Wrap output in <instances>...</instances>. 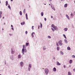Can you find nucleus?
<instances>
[{
	"mask_svg": "<svg viewBox=\"0 0 75 75\" xmlns=\"http://www.w3.org/2000/svg\"><path fill=\"white\" fill-rule=\"evenodd\" d=\"M25 48V45H23V48L22 49V53H23V54H24V51L25 50L24 48Z\"/></svg>",
	"mask_w": 75,
	"mask_h": 75,
	"instance_id": "f257e3e1",
	"label": "nucleus"
},
{
	"mask_svg": "<svg viewBox=\"0 0 75 75\" xmlns=\"http://www.w3.org/2000/svg\"><path fill=\"white\" fill-rule=\"evenodd\" d=\"M45 73L46 74H48V72H49L48 71V69H45Z\"/></svg>",
	"mask_w": 75,
	"mask_h": 75,
	"instance_id": "f03ea898",
	"label": "nucleus"
},
{
	"mask_svg": "<svg viewBox=\"0 0 75 75\" xmlns=\"http://www.w3.org/2000/svg\"><path fill=\"white\" fill-rule=\"evenodd\" d=\"M58 44L59 45H62V40H59L58 42Z\"/></svg>",
	"mask_w": 75,
	"mask_h": 75,
	"instance_id": "7ed1b4c3",
	"label": "nucleus"
},
{
	"mask_svg": "<svg viewBox=\"0 0 75 75\" xmlns=\"http://www.w3.org/2000/svg\"><path fill=\"white\" fill-rule=\"evenodd\" d=\"M52 27H53V28H54L55 30H57V27L55 26V25H54L53 24L52 25Z\"/></svg>",
	"mask_w": 75,
	"mask_h": 75,
	"instance_id": "20e7f679",
	"label": "nucleus"
},
{
	"mask_svg": "<svg viewBox=\"0 0 75 75\" xmlns=\"http://www.w3.org/2000/svg\"><path fill=\"white\" fill-rule=\"evenodd\" d=\"M31 67V64H29V67H28V71H30V68Z\"/></svg>",
	"mask_w": 75,
	"mask_h": 75,
	"instance_id": "39448f33",
	"label": "nucleus"
},
{
	"mask_svg": "<svg viewBox=\"0 0 75 75\" xmlns=\"http://www.w3.org/2000/svg\"><path fill=\"white\" fill-rule=\"evenodd\" d=\"M1 14H2V12L1 11H0V18H1Z\"/></svg>",
	"mask_w": 75,
	"mask_h": 75,
	"instance_id": "423d86ee",
	"label": "nucleus"
},
{
	"mask_svg": "<svg viewBox=\"0 0 75 75\" xmlns=\"http://www.w3.org/2000/svg\"><path fill=\"white\" fill-rule=\"evenodd\" d=\"M25 16H26V20H28V15H27V14L26 13L25 14Z\"/></svg>",
	"mask_w": 75,
	"mask_h": 75,
	"instance_id": "0eeeda50",
	"label": "nucleus"
},
{
	"mask_svg": "<svg viewBox=\"0 0 75 75\" xmlns=\"http://www.w3.org/2000/svg\"><path fill=\"white\" fill-rule=\"evenodd\" d=\"M57 65H61V64L59 63V62H57Z\"/></svg>",
	"mask_w": 75,
	"mask_h": 75,
	"instance_id": "6e6552de",
	"label": "nucleus"
},
{
	"mask_svg": "<svg viewBox=\"0 0 75 75\" xmlns=\"http://www.w3.org/2000/svg\"><path fill=\"white\" fill-rule=\"evenodd\" d=\"M21 66V67H23V62H21L20 63Z\"/></svg>",
	"mask_w": 75,
	"mask_h": 75,
	"instance_id": "1a4fd4ad",
	"label": "nucleus"
},
{
	"mask_svg": "<svg viewBox=\"0 0 75 75\" xmlns=\"http://www.w3.org/2000/svg\"><path fill=\"white\" fill-rule=\"evenodd\" d=\"M67 6H68V4H64V7H67Z\"/></svg>",
	"mask_w": 75,
	"mask_h": 75,
	"instance_id": "9d476101",
	"label": "nucleus"
},
{
	"mask_svg": "<svg viewBox=\"0 0 75 75\" xmlns=\"http://www.w3.org/2000/svg\"><path fill=\"white\" fill-rule=\"evenodd\" d=\"M72 62V61L71 59L70 60V61H69V63L70 64H71Z\"/></svg>",
	"mask_w": 75,
	"mask_h": 75,
	"instance_id": "9b49d317",
	"label": "nucleus"
},
{
	"mask_svg": "<svg viewBox=\"0 0 75 75\" xmlns=\"http://www.w3.org/2000/svg\"><path fill=\"white\" fill-rule=\"evenodd\" d=\"M64 30L65 31H67L68 30V28H65L64 29Z\"/></svg>",
	"mask_w": 75,
	"mask_h": 75,
	"instance_id": "f8f14e48",
	"label": "nucleus"
},
{
	"mask_svg": "<svg viewBox=\"0 0 75 75\" xmlns=\"http://www.w3.org/2000/svg\"><path fill=\"white\" fill-rule=\"evenodd\" d=\"M21 24L22 25H24V24H25V22H23L22 23H21Z\"/></svg>",
	"mask_w": 75,
	"mask_h": 75,
	"instance_id": "ddd939ff",
	"label": "nucleus"
},
{
	"mask_svg": "<svg viewBox=\"0 0 75 75\" xmlns=\"http://www.w3.org/2000/svg\"><path fill=\"white\" fill-rule=\"evenodd\" d=\"M68 75H72V74H71V73L70 72V71H69L68 72Z\"/></svg>",
	"mask_w": 75,
	"mask_h": 75,
	"instance_id": "4468645a",
	"label": "nucleus"
},
{
	"mask_svg": "<svg viewBox=\"0 0 75 75\" xmlns=\"http://www.w3.org/2000/svg\"><path fill=\"white\" fill-rule=\"evenodd\" d=\"M64 42L65 43H66V44H67V43L68 42V41H67V40H64Z\"/></svg>",
	"mask_w": 75,
	"mask_h": 75,
	"instance_id": "2eb2a0df",
	"label": "nucleus"
},
{
	"mask_svg": "<svg viewBox=\"0 0 75 75\" xmlns=\"http://www.w3.org/2000/svg\"><path fill=\"white\" fill-rule=\"evenodd\" d=\"M6 6H7L8 5V1H6Z\"/></svg>",
	"mask_w": 75,
	"mask_h": 75,
	"instance_id": "dca6fc26",
	"label": "nucleus"
},
{
	"mask_svg": "<svg viewBox=\"0 0 75 75\" xmlns=\"http://www.w3.org/2000/svg\"><path fill=\"white\" fill-rule=\"evenodd\" d=\"M21 54H19L18 55V58L20 59L21 58Z\"/></svg>",
	"mask_w": 75,
	"mask_h": 75,
	"instance_id": "f3484780",
	"label": "nucleus"
},
{
	"mask_svg": "<svg viewBox=\"0 0 75 75\" xmlns=\"http://www.w3.org/2000/svg\"><path fill=\"white\" fill-rule=\"evenodd\" d=\"M67 49L68 50H70L71 48H70V47H67Z\"/></svg>",
	"mask_w": 75,
	"mask_h": 75,
	"instance_id": "a211bd4d",
	"label": "nucleus"
},
{
	"mask_svg": "<svg viewBox=\"0 0 75 75\" xmlns=\"http://www.w3.org/2000/svg\"><path fill=\"white\" fill-rule=\"evenodd\" d=\"M57 50L58 51H59V46L58 47L57 46Z\"/></svg>",
	"mask_w": 75,
	"mask_h": 75,
	"instance_id": "6ab92c4d",
	"label": "nucleus"
},
{
	"mask_svg": "<svg viewBox=\"0 0 75 75\" xmlns=\"http://www.w3.org/2000/svg\"><path fill=\"white\" fill-rule=\"evenodd\" d=\"M41 16H44V13H43V12H42L41 13Z\"/></svg>",
	"mask_w": 75,
	"mask_h": 75,
	"instance_id": "aec40b11",
	"label": "nucleus"
},
{
	"mask_svg": "<svg viewBox=\"0 0 75 75\" xmlns=\"http://www.w3.org/2000/svg\"><path fill=\"white\" fill-rule=\"evenodd\" d=\"M28 44H29V42L26 43V46H28Z\"/></svg>",
	"mask_w": 75,
	"mask_h": 75,
	"instance_id": "412c9836",
	"label": "nucleus"
},
{
	"mask_svg": "<svg viewBox=\"0 0 75 75\" xmlns=\"http://www.w3.org/2000/svg\"><path fill=\"white\" fill-rule=\"evenodd\" d=\"M57 70V69H56V68H55V67L53 69V71H55L56 70Z\"/></svg>",
	"mask_w": 75,
	"mask_h": 75,
	"instance_id": "4be33fe9",
	"label": "nucleus"
},
{
	"mask_svg": "<svg viewBox=\"0 0 75 75\" xmlns=\"http://www.w3.org/2000/svg\"><path fill=\"white\" fill-rule=\"evenodd\" d=\"M63 36L65 38V39H67V37H66V36L65 34H63Z\"/></svg>",
	"mask_w": 75,
	"mask_h": 75,
	"instance_id": "5701e85b",
	"label": "nucleus"
},
{
	"mask_svg": "<svg viewBox=\"0 0 75 75\" xmlns=\"http://www.w3.org/2000/svg\"><path fill=\"white\" fill-rule=\"evenodd\" d=\"M66 16L67 17V18H68V19H69V16H68V15H66Z\"/></svg>",
	"mask_w": 75,
	"mask_h": 75,
	"instance_id": "b1692460",
	"label": "nucleus"
},
{
	"mask_svg": "<svg viewBox=\"0 0 75 75\" xmlns=\"http://www.w3.org/2000/svg\"><path fill=\"white\" fill-rule=\"evenodd\" d=\"M20 14L21 16V15H22V12H21V11H20Z\"/></svg>",
	"mask_w": 75,
	"mask_h": 75,
	"instance_id": "393cba45",
	"label": "nucleus"
},
{
	"mask_svg": "<svg viewBox=\"0 0 75 75\" xmlns=\"http://www.w3.org/2000/svg\"><path fill=\"white\" fill-rule=\"evenodd\" d=\"M11 52L12 54H14V51L12 50L11 51Z\"/></svg>",
	"mask_w": 75,
	"mask_h": 75,
	"instance_id": "a878e982",
	"label": "nucleus"
},
{
	"mask_svg": "<svg viewBox=\"0 0 75 75\" xmlns=\"http://www.w3.org/2000/svg\"><path fill=\"white\" fill-rule=\"evenodd\" d=\"M56 44L57 46H58V47H59V45H58V42H57Z\"/></svg>",
	"mask_w": 75,
	"mask_h": 75,
	"instance_id": "bb28decb",
	"label": "nucleus"
},
{
	"mask_svg": "<svg viewBox=\"0 0 75 75\" xmlns=\"http://www.w3.org/2000/svg\"><path fill=\"white\" fill-rule=\"evenodd\" d=\"M8 7L9 9H11V7H10V5H8Z\"/></svg>",
	"mask_w": 75,
	"mask_h": 75,
	"instance_id": "cd10ccee",
	"label": "nucleus"
},
{
	"mask_svg": "<svg viewBox=\"0 0 75 75\" xmlns=\"http://www.w3.org/2000/svg\"><path fill=\"white\" fill-rule=\"evenodd\" d=\"M23 13H25V9H24L23 11Z\"/></svg>",
	"mask_w": 75,
	"mask_h": 75,
	"instance_id": "c85d7f7f",
	"label": "nucleus"
},
{
	"mask_svg": "<svg viewBox=\"0 0 75 75\" xmlns=\"http://www.w3.org/2000/svg\"><path fill=\"white\" fill-rule=\"evenodd\" d=\"M42 24H40V28H42Z\"/></svg>",
	"mask_w": 75,
	"mask_h": 75,
	"instance_id": "c756f323",
	"label": "nucleus"
},
{
	"mask_svg": "<svg viewBox=\"0 0 75 75\" xmlns=\"http://www.w3.org/2000/svg\"><path fill=\"white\" fill-rule=\"evenodd\" d=\"M60 53L61 55H63V53L61 51Z\"/></svg>",
	"mask_w": 75,
	"mask_h": 75,
	"instance_id": "7c9ffc66",
	"label": "nucleus"
},
{
	"mask_svg": "<svg viewBox=\"0 0 75 75\" xmlns=\"http://www.w3.org/2000/svg\"><path fill=\"white\" fill-rule=\"evenodd\" d=\"M71 15L72 17H73V16H74V15H73L72 13H71Z\"/></svg>",
	"mask_w": 75,
	"mask_h": 75,
	"instance_id": "2f4dec72",
	"label": "nucleus"
},
{
	"mask_svg": "<svg viewBox=\"0 0 75 75\" xmlns=\"http://www.w3.org/2000/svg\"><path fill=\"white\" fill-rule=\"evenodd\" d=\"M51 29H52V31H53V32L55 31V30H54V29H53L52 28H51Z\"/></svg>",
	"mask_w": 75,
	"mask_h": 75,
	"instance_id": "473e14b6",
	"label": "nucleus"
},
{
	"mask_svg": "<svg viewBox=\"0 0 75 75\" xmlns=\"http://www.w3.org/2000/svg\"><path fill=\"white\" fill-rule=\"evenodd\" d=\"M32 37H34V35L33 34V33H32Z\"/></svg>",
	"mask_w": 75,
	"mask_h": 75,
	"instance_id": "72a5a7b5",
	"label": "nucleus"
},
{
	"mask_svg": "<svg viewBox=\"0 0 75 75\" xmlns=\"http://www.w3.org/2000/svg\"><path fill=\"white\" fill-rule=\"evenodd\" d=\"M72 58H75V55H73L72 56Z\"/></svg>",
	"mask_w": 75,
	"mask_h": 75,
	"instance_id": "f704fd0d",
	"label": "nucleus"
},
{
	"mask_svg": "<svg viewBox=\"0 0 75 75\" xmlns=\"http://www.w3.org/2000/svg\"><path fill=\"white\" fill-rule=\"evenodd\" d=\"M32 30H34V26H32Z\"/></svg>",
	"mask_w": 75,
	"mask_h": 75,
	"instance_id": "c9c22d12",
	"label": "nucleus"
},
{
	"mask_svg": "<svg viewBox=\"0 0 75 75\" xmlns=\"http://www.w3.org/2000/svg\"><path fill=\"white\" fill-rule=\"evenodd\" d=\"M48 38H51V36H48Z\"/></svg>",
	"mask_w": 75,
	"mask_h": 75,
	"instance_id": "e433bc0d",
	"label": "nucleus"
},
{
	"mask_svg": "<svg viewBox=\"0 0 75 75\" xmlns=\"http://www.w3.org/2000/svg\"><path fill=\"white\" fill-rule=\"evenodd\" d=\"M27 33H28V32H27V31H25V34H27Z\"/></svg>",
	"mask_w": 75,
	"mask_h": 75,
	"instance_id": "4c0bfd02",
	"label": "nucleus"
},
{
	"mask_svg": "<svg viewBox=\"0 0 75 75\" xmlns=\"http://www.w3.org/2000/svg\"><path fill=\"white\" fill-rule=\"evenodd\" d=\"M11 29L13 30V31H14V28H11Z\"/></svg>",
	"mask_w": 75,
	"mask_h": 75,
	"instance_id": "58836bf2",
	"label": "nucleus"
},
{
	"mask_svg": "<svg viewBox=\"0 0 75 75\" xmlns=\"http://www.w3.org/2000/svg\"><path fill=\"white\" fill-rule=\"evenodd\" d=\"M44 20H45V21H46L47 20V19L46 18H45Z\"/></svg>",
	"mask_w": 75,
	"mask_h": 75,
	"instance_id": "ea45409f",
	"label": "nucleus"
},
{
	"mask_svg": "<svg viewBox=\"0 0 75 75\" xmlns=\"http://www.w3.org/2000/svg\"><path fill=\"white\" fill-rule=\"evenodd\" d=\"M52 9L54 10H55V8H53Z\"/></svg>",
	"mask_w": 75,
	"mask_h": 75,
	"instance_id": "a19ab883",
	"label": "nucleus"
},
{
	"mask_svg": "<svg viewBox=\"0 0 75 75\" xmlns=\"http://www.w3.org/2000/svg\"><path fill=\"white\" fill-rule=\"evenodd\" d=\"M11 27H13V26L12 25H11Z\"/></svg>",
	"mask_w": 75,
	"mask_h": 75,
	"instance_id": "79ce46f5",
	"label": "nucleus"
},
{
	"mask_svg": "<svg viewBox=\"0 0 75 75\" xmlns=\"http://www.w3.org/2000/svg\"><path fill=\"white\" fill-rule=\"evenodd\" d=\"M64 68H65V65H64Z\"/></svg>",
	"mask_w": 75,
	"mask_h": 75,
	"instance_id": "37998d69",
	"label": "nucleus"
},
{
	"mask_svg": "<svg viewBox=\"0 0 75 75\" xmlns=\"http://www.w3.org/2000/svg\"><path fill=\"white\" fill-rule=\"evenodd\" d=\"M53 59H54V60H55V57H54L53 58Z\"/></svg>",
	"mask_w": 75,
	"mask_h": 75,
	"instance_id": "c03bdc74",
	"label": "nucleus"
},
{
	"mask_svg": "<svg viewBox=\"0 0 75 75\" xmlns=\"http://www.w3.org/2000/svg\"><path fill=\"white\" fill-rule=\"evenodd\" d=\"M73 71H75V69H73Z\"/></svg>",
	"mask_w": 75,
	"mask_h": 75,
	"instance_id": "a18cd8bd",
	"label": "nucleus"
},
{
	"mask_svg": "<svg viewBox=\"0 0 75 75\" xmlns=\"http://www.w3.org/2000/svg\"><path fill=\"white\" fill-rule=\"evenodd\" d=\"M32 33H33V34H35V33H34V32H33Z\"/></svg>",
	"mask_w": 75,
	"mask_h": 75,
	"instance_id": "49530a36",
	"label": "nucleus"
},
{
	"mask_svg": "<svg viewBox=\"0 0 75 75\" xmlns=\"http://www.w3.org/2000/svg\"><path fill=\"white\" fill-rule=\"evenodd\" d=\"M51 18H53V17H52V16H51Z\"/></svg>",
	"mask_w": 75,
	"mask_h": 75,
	"instance_id": "de8ad7c7",
	"label": "nucleus"
},
{
	"mask_svg": "<svg viewBox=\"0 0 75 75\" xmlns=\"http://www.w3.org/2000/svg\"><path fill=\"white\" fill-rule=\"evenodd\" d=\"M3 19L4 18V17H3Z\"/></svg>",
	"mask_w": 75,
	"mask_h": 75,
	"instance_id": "09e8293b",
	"label": "nucleus"
},
{
	"mask_svg": "<svg viewBox=\"0 0 75 75\" xmlns=\"http://www.w3.org/2000/svg\"><path fill=\"white\" fill-rule=\"evenodd\" d=\"M39 28H40V26H39V27H38V29H39Z\"/></svg>",
	"mask_w": 75,
	"mask_h": 75,
	"instance_id": "8fccbe9b",
	"label": "nucleus"
},
{
	"mask_svg": "<svg viewBox=\"0 0 75 75\" xmlns=\"http://www.w3.org/2000/svg\"><path fill=\"white\" fill-rule=\"evenodd\" d=\"M2 30H4V29L3 28H2Z\"/></svg>",
	"mask_w": 75,
	"mask_h": 75,
	"instance_id": "3c124183",
	"label": "nucleus"
},
{
	"mask_svg": "<svg viewBox=\"0 0 75 75\" xmlns=\"http://www.w3.org/2000/svg\"><path fill=\"white\" fill-rule=\"evenodd\" d=\"M4 25H5V24H6V23H4Z\"/></svg>",
	"mask_w": 75,
	"mask_h": 75,
	"instance_id": "603ef678",
	"label": "nucleus"
},
{
	"mask_svg": "<svg viewBox=\"0 0 75 75\" xmlns=\"http://www.w3.org/2000/svg\"><path fill=\"white\" fill-rule=\"evenodd\" d=\"M11 1H13V0H11Z\"/></svg>",
	"mask_w": 75,
	"mask_h": 75,
	"instance_id": "864d4df0",
	"label": "nucleus"
},
{
	"mask_svg": "<svg viewBox=\"0 0 75 75\" xmlns=\"http://www.w3.org/2000/svg\"><path fill=\"white\" fill-rule=\"evenodd\" d=\"M0 3H1V2L0 1Z\"/></svg>",
	"mask_w": 75,
	"mask_h": 75,
	"instance_id": "5fc2aeb1",
	"label": "nucleus"
},
{
	"mask_svg": "<svg viewBox=\"0 0 75 75\" xmlns=\"http://www.w3.org/2000/svg\"><path fill=\"white\" fill-rule=\"evenodd\" d=\"M45 5H46V4H45Z\"/></svg>",
	"mask_w": 75,
	"mask_h": 75,
	"instance_id": "6e6d98bb",
	"label": "nucleus"
},
{
	"mask_svg": "<svg viewBox=\"0 0 75 75\" xmlns=\"http://www.w3.org/2000/svg\"><path fill=\"white\" fill-rule=\"evenodd\" d=\"M43 50H45V49H44Z\"/></svg>",
	"mask_w": 75,
	"mask_h": 75,
	"instance_id": "4d7b16f0",
	"label": "nucleus"
},
{
	"mask_svg": "<svg viewBox=\"0 0 75 75\" xmlns=\"http://www.w3.org/2000/svg\"><path fill=\"white\" fill-rule=\"evenodd\" d=\"M49 6H50V4H49Z\"/></svg>",
	"mask_w": 75,
	"mask_h": 75,
	"instance_id": "13d9d810",
	"label": "nucleus"
},
{
	"mask_svg": "<svg viewBox=\"0 0 75 75\" xmlns=\"http://www.w3.org/2000/svg\"><path fill=\"white\" fill-rule=\"evenodd\" d=\"M61 1H62V0H61Z\"/></svg>",
	"mask_w": 75,
	"mask_h": 75,
	"instance_id": "bf43d9fd",
	"label": "nucleus"
}]
</instances>
